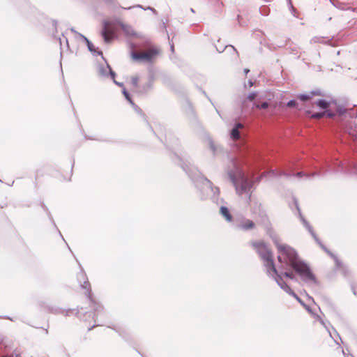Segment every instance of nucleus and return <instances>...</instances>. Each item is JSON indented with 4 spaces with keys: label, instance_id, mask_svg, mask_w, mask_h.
Instances as JSON below:
<instances>
[{
    "label": "nucleus",
    "instance_id": "nucleus-1",
    "mask_svg": "<svg viewBox=\"0 0 357 357\" xmlns=\"http://www.w3.org/2000/svg\"><path fill=\"white\" fill-rule=\"evenodd\" d=\"M272 238L279 252L278 261L291 267L304 282L316 284L317 281L315 275L310 266L298 259L296 250L289 245L280 244L277 236H273Z\"/></svg>",
    "mask_w": 357,
    "mask_h": 357
},
{
    "label": "nucleus",
    "instance_id": "nucleus-2",
    "mask_svg": "<svg viewBox=\"0 0 357 357\" xmlns=\"http://www.w3.org/2000/svg\"><path fill=\"white\" fill-rule=\"evenodd\" d=\"M183 169L186 172L190 178L197 183V185H198V183L202 184L200 190V197L202 199H206L209 196L210 193L211 199L213 202L216 204L224 203V199L220 197L219 188L214 186L211 181L204 177L197 168L192 167L185 169L183 167Z\"/></svg>",
    "mask_w": 357,
    "mask_h": 357
},
{
    "label": "nucleus",
    "instance_id": "nucleus-3",
    "mask_svg": "<svg viewBox=\"0 0 357 357\" xmlns=\"http://www.w3.org/2000/svg\"><path fill=\"white\" fill-rule=\"evenodd\" d=\"M232 163L234 169V170L228 172L229 179L234 185L236 191L238 195L245 193L248 195V199H250V189L252 187V183L248 178L243 172L240 169L234 161H232Z\"/></svg>",
    "mask_w": 357,
    "mask_h": 357
},
{
    "label": "nucleus",
    "instance_id": "nucleus-4",
    "mask_svg": "<svg viewBox=\"0 0 357 357\" xmlns=\"http://www.w3.org/2000/svg\"><path fill=\"white\" fill-rule=\"evenodd\" d=\"M252 245L264 261L266 269V273L270 275L271 272L276 273V268L273 262V253L264 241L252 242Z\"/></svg>",
    "mask_w": 357,
    "mask_h": 357
},
{
    "label": "nucleus",
    "instance_id": "nucleus-5",
    "mask_svg": "<svg viewBox=\"0 0 357 357\" xmlns=\"http://www.w3.org/2000/svg\"><path fill=\"white\" fill-rule=\"evenodd\" d=\"M296 207H297V209L298 211V213H299V216H300V219L302 221L304 227L307 229V231L310 232V234H311V236L313 237V238L314 239V241L317 242V243L321 247V248L324 250L328 255H330L332 258L334 259L335 261V264H336V266L337 268H342V262L340 261V260L335 256L322 243L321 241L319 240V238L317 237V234H315V232L313 230V228L312 227V226L309 224V222L305 219V218L302 215L301 213V211L298 208V206L297 204V203H296Z\"/></svg>",
    "mask_w": 357,
    "mask_h": 357
},
{
    "label": "nucleus",
    "instance_id": "nucleus-6",
    "mask_svg": "<svg viewBox=\"0 0 357 357\" xmlns=\"http://www.w3.org/2000/svg\"><path fill=\"white\" fill-rule=\"evenodd\" d=\"M101 36L106 43H109L112 40L115 36V29L112 22L105 20L102 22Z\"/></svg>",
    "mask_w": 357,
    "mask_h": 357
},
{
    "label": "nucleus",
    "instance_id": "nucleus-7",
    "mask_svg": "<svg viewBox=\"0 0 357 357\" xmlns=\"http://www.w3.org/2000/svg\"><path fill=\"white\" fill-rule=\"evenodd\" d=\"M232 226L243 231H248L253 229L255 227V224L252 220L243 216H240L235 218V221Z\"/></svg>",
    "mask_w": 357,
    "mask_h": 357
},
{
    "label": "nucleus",
    "instance_id": "nucleus-8",
    "mask_svg": "<svg viewBox=\"0 0 357 357\" xmlns=\"http://www.w3.org/2000/svg\"><path fill=\"white\" fill-rule=\"evenodd\" d=\"M344 130L354 140H357V112L350 117L344 126Z\"/></svg>",
    "mask_w": 357,
    "mask_h": 357
},
{
    "label": "nucleus",
    "instance_id": "nucleus-9",
    "mask_svg": "<svg viewBox=\"0 0 357 357\" xmlns=\"http://www.w3.org/2000/svg\"><path fill=\"white\" fill-rule=\"evenodd\" d=\"M98 75L100 77L105 78L110 76L114 79L116 73L112 70L110 66L105 61L104 63H100L97 69Z\"/></svg>",
    "mask_w": 357,
    "mask_h": 357
},
{
    "label": "nucleus",
    "instance_id": "nucleus-10",
    "mask_svg": "<svg viewBox=\"0 0 357 357\" xmlns=\"http://www.w3.org/2000/svg\"><path fill=\"white\" fill-rule=\"evenodd\" d=\"M269 276H272L277 284L282 289H283L285 292H287L289 295H294V292L291 290L290 287L283 280V278L281 274L279 273L278 271L276 269V273H273Z\"/></svg>",
    "mask_w": 357,
    "mask_h": 357
},
{
    "label": "nucleus",
    "instance_id": "nucleus-11",
    "mask_svg": "<svg viewBox=\"0 0 357 357\" xmlns=\"http://www.w3.org/2000/svg\"><path fill=\"white\" fill-rule=\"evenodd\" d=\"M158 54L155 50H150L142 53H132V58L135 60H144L151 61L154 56Z\"/></svg>",
    "mask_w": 357,
    "mask_h": 357
},
{
    "label": "nucleus",
    "instance_id": "nucleus-12",
    "mask_svg": "<svg viewBox=\"0 0 357 357\" xmlns=\"http://www.w3.org/2000/svg\"><path fill=\"white\" fill-rule=\"evenodd\" d=\"M78 280L80 282L81 287L83 289L86 290V294L87 298L89 300H91V301H93L92 298H91V291L90 284H89V281L86 280V275L82 270L78 275Z\"/></svg>",
    "mask_w": 357,
    "mask_h": 357
},
{
    "label": "nucleus",
    "instance_id": "nucleus-13",
    "mask_svg": "<svg viewBox=\"0 0 357 357\" xmlns=\"http://www.w3.org/2000/svg\"><path fill=\"white\" fill-rule=\"evenodd\" d=\"M220 214L225 220L226 222L231 223V225H233L235 221V218L232 216L229 208L227 206H220Z\"/></svg>",
    "mask_w": 357,
    "mask_h": 357
},
{
    "label": "nucleus",
    "instance_id": "nucleus-14",
    "mask_svg": "<svg viewBox=\"0 0 357 357\" xmlns=\"http://www.w3.org/2000/svg\"><path fill=\"white\" fill-rule=\"evenodd\" d=\"M153 86V81L150 79L147 82L139 86L136 93L139 95L146 94Z\"/></svg>",
    "mask_w": 357,
    "mask_h": 357
},
{
    "label": "nucleus",
    "instance_id": "nucleus-15",
    "mask_svg": "<svg viewBox=\"0 0 357 357\" xmlns=\"http://www.w3.org/2000/svg\"><path fill=\"white\" fill-rule=\"evenodd\" d=\"M119 24L126 36H137V33L135 31V30L133 29V28L131 26H130L128 24H126L121 22H119Z\"/></svg>",
    "mask_w": 357,
    "mask_h": 357
},
{
    "label": "nucleus",
    "instance_id": "nucleus-16",
    "mask_svg": "<svg viewBox=\"0 0 357 357\" xmlns=\"http://www.w3.org/2000/svg\"><path fill=\"white\" fill-rule=\"evenodd\" d=\"M80 36L84 40V41L87 44V47H88V49L89 50L92 52L93 54H96L97 53V54L98 55H101L102 56V52H100V51H97L96 49L95 48L94 45L92 44L91 42H90L89 40V39L87 38H86L84 36L80 34ZM103 58V56H102Z\"/></svg>",
    "mask_w": 357,
    "mask_h": 357
},
{
    "label": "nucleus",
    "instance_id": "nucleus-17",
    "mask_svg": "<svg viewBox=\"0 0 357 357\" xmlns=\"http://www.w3.org/2000/svg\"><path fill=\"white\" fill-rule=\"evenodd\" d=\"M241 123H238L235 125L231 131V137L234 139H238L240 138L239 128H242Z\"/></svg>",
    "mask_w": 357,
    "mask_h": 357
},
{
    "label": "nucleus",
    "instance_id": "nucleus-18",
    "mask_svg": "<svg viewBox=\"0 0 357 357\" xmlns=\"http://www.w3.org/2000/svg\"><path fill=\"white\" fill-rule=\"evenodd\" d=\"M337 113L340 115V116H343L344 115V116L347 118V117H351L352 115H354V112H347L344 107H340L337 109Z\"/></svg>",
    "mask_w": 357,
    "mask_h": 357
},
{
    "label": "nucleus",
    "instance_id": "nucleus-19",
    "mask_svg": "<svg viewBox=\"0 0 357 357\" xmlns=\"http://www.w3.org/2000/svg\"><path fill=\"white\" fill-rule=\"evenodd\" d=\"M315 104L321 109H326L330 105V102L324 99L318 100Z\"/></svg>",
    "mask_w": 357,
    "mask_h": 357
},
{
    "label": "nucleus",
    "instance_id": "nucleus-20",
    "mask_svg": "<svg viewBox=\"0 0 357 357\" xmlns=\"http://www.w3.org/2000/svg\"><path fill=\"white\" fill-rule=\"evenodd\" d=\"M320 93L317 91H311L310 94H299L298 98L302 101H306L309 100L312 95H319Z\"/></svg>",
    "mask_w": 357,
    "mask_h": 357
},
{
    "label": "nucleus",
    "instance_id": "nucleus-21",
    "mask_svg": "<svg viewBox=\"0 0 357 357\" xmlns=\"http://www.w3.org/2000/svg\"><path fill=\"white\" fill-rule=\"evenodd\" d=\"M279 273L281 274V275L283 277L289 278L291 280H297V278H296L295 274L293 272L291 271H278Z\"/></svg>",
    "mask_w": 357,
    "mask_h": 357
},
{
    "label": "nucleus",
    "instance_id": "nucleus-22",
    "mask_svg": "<svg viewBox=\"0 0 357 357\" xmlns=\"http://www.w3.org/2000/svg\"><path fill=\"white\" fill-rule=\"evenodd\" d=\"M122 93L123 94V96H125L126 99L131 104V105L132 106V107H137V105H136L133 101L132 100L130 96V94L127 91L125 87H123V90H122Z\"/></svg>",
    "mask_w": 357,
    "mask_h": 357
},
{
    "label": "nucleus",
    "instance_id": "nucleus-23",
    "mask_svg": "<svg viewBox=\"0 0 357 357\" xmlns=\"http://www.w3.org/2000/svg\"><path fill=\"white\" fill-rule=\"evenodd\" d=\"M227 48H231V50H232L233 52V54H234V56L236 57H238V52H237L236 49L233 46V45H227L225 47L224 49L222 50H219L218 48H217V50L219 52H222L224 51V50L227 49Z\"/></svg>",
    "mask_w": 357,
    "mask_h": 357
},
{
    "label": "nucleus",
    "instance_id": "nucleus-24",
    "mask_svg": "<svg viewBox=\"0 0 357 357\" xmlns=\"http://www.w3.org/2000/svg\"><path fill=\"white\" fill-rule=\"evenodd\" d=\"M93 308H94L95 310V316H98L99 312L102 310V307L98 303H93V305L91 306Z\"/></svg>",
    "mask_w": 357,
    "mask_h": 357
},
{
    "label": "nucleus",
    "instance_id": "nucleus-25",
    "mask_svg": "<svg viewBox=\"0 0 357 357\" xmlns=\"http://www.w3.org/2000/svg\"><path fill=\"white\" fill-rule=\"evenodd\" d=\"M326 116V112H313L311 114V117L314 119H321Z\"/></svg>",
    "mask_w": 357,
    "mask_h": 357
},
{
    "label": "nucleus",
    "instance_id": "nucleus-26",
    "mask_svg": "<svg viewBox=\"0 0 357 357\" xmlns=\"http://www.w3.org/2000/svg\"><path fill=\"white\" fill-rule=\"evenodd\" d=\"M138 82H139V77H132L131 78V84L132 86L135 89V91L137 89H138L139 86H138Z\"/></svg>",
    "mask_w": 357,
    "mask_h": 357
},
{
    "label": "nucleus",
    "instance_id": "nucleus-27",
    "mask_svg": "<svg viewBox=\"0 0 357 357\" xmlns=\"http://www.w3.org/2000/svg\"><path fill=\"white\" fill-rule=\"evenodd\" d=\"M135 7H138V8H142L143 10H151L154 14H157V11L155 10V9L152 8V7H150V6H148L147 8H144L141 5H137Z\"/></svg>",
    "mask_w": 357,
    "mask_h": 357
},
{
    "label": "nucleus",
    "instance_id": "nucleus-28",
    "mask_svg": "<svg viewBox=\"0 0 357 357\" xmlns=\"http://www.w3.org/2000/svg\"><path fill=\"white\" fill-rule=\"evenodd\" d=\"M255 106L258 109H266L268 107V104L267 102H264L261 105L255 104Z\"/></svg>",
    "mask_w": 357,
    "mask_h": 357
},
{
    "label": "nucleus",
    "instance_id": "nucleus-29",
    "mask_svg": "<svg viewBox=\"0 0 357 357\" xmlns=\"http://www.w3.org/2000/svg\"><path fill=\"white\" fill-rule=\"evenodd\" d=\"M210 148L211 149L213 153L218 151V147L215 145L214 142L210 139L209 141Z\"/></svg>",
    "mask_w": 357,
    "mask_h": 357
},
{
    "label": "nucleus",
    "instance_id": "nucleus-30",
    "mask_svg": "<svg viewBox=\"0 0 357 357\" xmlns=\"http://www.w3.org/2000/svg\"><path fill=\"white\" fill-rule=\"evenodd\" d=\"M257 95V93L256 92L250 93L248 96V99L249 100H253L256 98Z\"/></svg>",
    "mask_w": 357,
    "mask_h": 357
},
{
    "label": "nucleus",
    "instance_id": "nucleus-31",
    "mask_svg": "<svg viewBox=\"0 0 357 357\" xmlns=\"http://www.w3.org/2000/svg\"><path fill=\"white\" fill-rule=\"evenodd\" d=\"M287 105L289 107H295L296 105V101L295 100H291L287 102Z\"/></svg>",
    "mask_w": 357,
    "mask_h": 357
},
{
    "label": "nucleus",
    "instance_id": "nucleus-32",
    "mask_svg": "<svg viewBox=\"0 0 357 357\" xmlns=\"http://www.w3.org/2000/svg\"><path fill=\"white\" fill-rule=\"evenodd\" d=\"M324 112H326L325 116H327L328 118H332V117L335 116V113H333V112H331L330 110H326Z\"/></svg>",
    "mask_w": 357,
    "mask_h": 357
},
{
    "label": "nucleus",
    "instance_id": "nucleus-33",
    "mask_svg": "<svg viewBox=\"0 0 357 357\" xmlns=\"http://www.w3.org/2000/svg\"><path fill=\"white\" fill-rule=\"evenodd\" d=\"M319 320H320L321 324L322 325H324V326H325V328L327 329V331H328V333H329L330 336H331L333 339H334V337L333 336V334H332L331 331L327 328V326H326V324H325L324 321L321 318H319Z\"/></svg>",
    "mask_w": 357,
    "mask_h": 357
},
{
    "label": "nucleus",
    "instance_id": "nucleus-34",
    "mask_svg": "<svg viewBox=\"0 0 357 357\" xmlns=\"http://www.w3.org/2000/svg\"><path fill=\"white\" fill-rule=\"evenodd\" d=\"M294 296L303 306L305 305L303 301L294 293V295H291Z\"/></svg>",
    "mask_w": 357,
    "mask_h": 357
},
{
    "label": "nucleus",
    "instance_id": "nucleus-35",
    "mask_svg": "<svg viewBox=\"0 0 357 357\" xmlns=\"http://www.w3.org/2000/svg\"><path fill=\"white\" fill-rule=\"evenodd\" d=\"M304 175H305V174L303 172H298L296 174H293L292 176H298V177H302ZM305 176L307 177H310V175H308V174H305Z\"/></svg>",
    "mask_w": 357,
    "mask_h": 357
},
{
    "label": "nucleus",
    "instance_id": "nucleus-36",
    "mask_svg": "<svg viewBox=\"0 0 357 357\" xmlns=\"http://www.w3.org/2000/svg\"><path fill=\"white\" fill-rule=\"evenodd\" d=\"M113 79L114 83L116 85H117L119 86H121V87H122L123 89V87H124L123 83L116 81L115 80V77L114 79Z\"/></svg>",
    "mask_w": 357,
    "mask_h": 357
},
{
    "label": "nucleus",
    "instance_id": "nucleus-37",
    "mask_svg": "<svg viewBox=\"0 0 357 357\" xmlns=\"http://www.w3.org/2000/svg\"><path fill=\"white\" fill-rule=\"evenodd\" d=\"M332 329H333V332H334L335 335H336V336H337V337L340 340H342V339H341V337H340V336L339 333L336 331V330H335L334 328H333V327H332Z\"/></svg>",
    "mask_w": 357,
    "mask_h": 357
},
{
    "label": "nucleus",
    "instance_id": "nucleus-38",
    "mask_svg": "<svg viewBox=\"0 0 357 357\" xmlns=\"http://www.w3.org/2000/svg\"><path fill=\"white\" fill-rule=\"evenodd\" d=\"M120 335L123 336L121 328H114Z\"/></svg>",
    "mask_w": 357,
    "mask_h": 357
},
{
    "label": "nucleus",
    "instance_id": "nucleus-39",
    "mask_svg": "<svg viewBox=\"0 0 357 357\" xmlns=\"http://www.w3.org/2000/svg\"><path fill=\"white\" fill-rule=\"evenodd\" d=\"M248 84L249 87H252L254 85V82L252 80H248Z\"/></svg>",
    "mask_w": 357,
    "mask_h": 357
},
{
    "label": "nucleus",
    "instance_id": "nucleus-40",
    "mask_svg": "<svg viewBox=\"0 0 357 357\" xmlns=\"http://www.w3.org/2000/svg\"><path fill=\"white\" fill-rule=\"evenodd\" d=\"M135 110L138 113H142V109L137 106V107H133Z\"/></svg>",
    "mask_w": 357,
    "mask_h": 357
},
{
    "label": "nucleus",
    "instance_id": "nucleus-41",
    "mask_svg": "<svg viewBox=\"0 0 357 357\" xmlns=\"http://www.w3.org/2000/svg\"><path fill=\"white\" fill-rule=\"evenodd\" d=\"M135 110L138 113H142V109L137 106V107H133Z\"/></svg>",
    "mask_w": 357,
    "mask_h": 357
},
{
    "label": "nucleus",
    "instance_id": "nucleus-42",
    "mask_svg": "<svg viewBox=\"0 0 357 357\" xmlns=\"http://www.w3.org/2000/svg\"><path fill=\"white\" fill-rule=\"evenodd\" d=\"M249 72H250L249 69L246 68V69L244 70V73H245V75H247Z\"/></svg>",
    "mask_w": 357,
    "mask_h": 357
},
{
    "label": "nucleus",
    "instance_id": "nucleus-43",
    "mask_svg": "<svg viewBox=\"0 0 357 357\" xmlns=\"http://www.w3.org/2000/svg\"><path fill=\"white\" fill-rule=\"evenodd\" d=\"M303 306L305 307V309H306L307 310L310 311V307H309L307 305H306L305 304V305H303Z\"/></svg>",
    "mask_w": 357,
    "mask_h": 357
},
{
    "label": "nucleus",
    "instance_id": "nucleus-44",
    "mask_svg": "<svg viewBox=\"0 0 357 357\" xmlns=\"http://www.w3.org/2000/svg\"><path fill=\"white\" fill-rule=\"evenodd\" d=\"M303 306L305 307V309H306L307 310L310 311V307H309L307 305H306L305 304V305H303Z\"/></svg>",
    "mask_w": 357,
    "mask_h": 357
},
{
    "label": "nucleus",
    "instance_id": "nucleus-45",
    "mask_svg": "<svg viewBox=\"0 0 357 357\" xmlns=\"http://www.w3.org/2000/svg\"><path fill=\"white\" fill-rule=\"evenodd\" d=\"M171 50L172 52L174 51V45H171Z\"/></svg>",
    "mask_w": 357,
    "mask_h": 357
},
{
    "label": "nucleus",
    "instance_id": "nucleus-46",
    "mask_svg": "<svg viewBox=\"0 0 357 357\" xmlns=\"http://www.w3.org/2000/svg\"><path fill=\"white\" fill-rule=\"evenodd\" d=\"M95 326H96V325H93L92 327L89 328V331H90V330H91V329H92L93 327H95Z\"/></svg>",
    "mask_w": 357,
    "mask_h": 357
},
{
    "label": "nucleus",
    "instance_id": "nucleus-47",
    "mask_svg": "<svg viewBox=\"0 0 357 357\" xmlns=\"http://www.w3.org/2000/svg\"><path fill=\"white\" fill-rule=\"evenodd\" d=\"M285 175H286L287 176H291V174H285Z\"/></svg>",
    "mask_w": 357,
    "mask_h": 357
},
{
    "label": "nucleus",
    "instance_id": "nucleus-48",
    "mask_svg": "<svg viewBox=\"0 0 357 357\" xmlns=\"http://www.w3.org/2000/svg\"><path fill=\"white\" fill-rule=\"evenodd\" d=\"M3 357H13V356H4Z\"/></svg>",
    "mask_w": 357,
    "mask_h": 357
},
{
    "label": "nucleus",
    "instance_id": "nucleus-49",
    "mask_svg": "<svg viewBox=\"0 0 357 357\" xmlns=\"http://www.w3.org/2000/svg\"><path fill=\"white\" fill-rule=\"evenodd\" d=\"M265 2H269L271 0H264Z\"/></svg>",
    "mask_w": 357,
    "mask_h": 357
},
{
    "label": "nucleus",
    "instance_id": "nucleus-50",
    "mask_svg": "<svg viewBox=\"0 0 357 357\" xmlns=\"http://www.w3.org/2000/svg\"><path fill=\"white\" fill-rule=\"evenodd\" d=\"M190 10H191V12H192V13H194V12H195L193 8H191V9H190Z\"/></svg>",
    "mask_w": 357,
    "mask_h": 357
},
{
    "label": "nucleus",
    "instance_id": "nucleus-51",
    "mask_svg": "<svg viewBox=\"0 0 357 357\" xmlns=\"http://www.w3.org/2000/svg\"><path fill=\"white\" fill-rule=\"evenodd\" d=\"M335 342L337 343V344H339V342H337L336 340H335Z\"/></svg>",
    "mask_w": 357,
    "mask_h": 357
}]
</instances>
